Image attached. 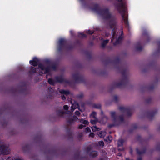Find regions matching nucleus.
<instances>
[{
  "mask_svg": "<svg viewBox=\"0 0 160 160\" xmlns=\"http://www.w3.org/2000/svg\"><path fill=\"white\" fill-rule=\"evenodd\" d=\"M63 108L65 110H67L68 109V107L67 105H65L63 106Z\"/></svg>",
  "mask_w": 160,
  "mask_h": 160,
  "instance_id": "14",
  "label": "nucleus"
},
{
  "mask_svg": "<svg viewBox=\"0 0 160 160\" xmlns=\"http://www.w3.org/2000/svg\"><path fill=\"white\" fill-rule=\"evenodd\" d=\"M9 158H8L7 160H9Z\"/></svg>",
  "mask_w": 160,
  "mask_h": 160,
  "instance_id": "27",
  "label": "nucleus"
},
{
  "mask_svg": "<svg viewBox=\"0 0 160 160\" xmlns=\"http://www.w3.org/2000/svg\"><path fill=\"white\" fill-rule=\"evenodd\" d=\"M112 42H113L114 41V39H112Z\"/></svg>",
  "mask_w": 160,
  "mask_h": 160,
  "instance_id": "26",
  "label": "nucleus"
},
{
  "mask_svg": "<svg viewBox=\"0 0 160 160\" xmlns=\"http://www.w3.org/2000/svg\"><path fill=\"white\" fill-rule=\"evenodd\" d=\"M96 113L95 112H93L92 113L90 117L91 118H93L94 119H95V116Z\"/></svg>",
  "mask_w": 160,
  "mask_h": 160,
  "instance_id": "9",
  "label": "nucleus"
},
{
  "mask_svg": "<svg viewBox=\"0 0 160 160\" xmlns=\"http://www.w3.org/2000/svg\"><path fill=\"white\" fill-rule=\"evenodd\" d=\"M108 42V40H104L103 41V43L102 44V47H104L105 45Z\"/></svg>",
  "mask_w": 160,
  "mask_h": 160,
  "instance_id": "8",
  "label": "nucleus"
},
{
  "mask_svg": "<svg viewBox=\"0 0 160 160\" xmlns=\"http://www.w3.org/2000/svg\"><path fill=\"white\" fill-rule=\"evenodd\" d=\"M94 134L93 133H91L89 135V136L90 137H92L94 136Z\"/></svg>",
  "mask_w": 160,
  "mask_h": 160,
  "instance_id": "17",
  "label": "nucleus"
},
{
  "mask_svg": "<svg viewBox=\"0 0 160 160\" xmlns=\"http://www.w3.org/2000/svg\"><path fill=\"white\" fill-rule=\"evenodd\" d=\"M92 130L93 132L97 131H99L100 129L99 128H97L96 126H93L92 127Z\"/></svg>",
  "mask_w": 160,
  "mask_h": 160,
  "instance_id": "6",
  "label": "nucleus"
},
{
  "mask_svg": "<svg viewBox=\"0 0 160 160\" xmlns=\"http://www.w3.org/2000/svg\"><path fill=\"white\" fill-rule=\"evenodd\" d=\"M48 82L51 85H53L54 83L53 80L51 79H49L48 80Z\"/></svg>",
  "mask_w": 160,
  "mask_h": 160,
  "instance_id": "11",
  "label": "nucleus"
},
{
  "mask_svg": "<svg viewBox=\"0 0 160 160\" xmlns=\"http://www.w3.org/2000/svg\"><path fill=\"white\" fill-rule=\"evenodd\" d=\"M112 114H114V112H113V113H112Z\"/></svg>",
  "mask_w": 160,
  "mask_h": 160,
  "instance_id": "28",
  "label": "nucleus"
},
{
  "mask_svg": "<svg viewBox=\"0 0 160 160\" xmlns=\"http://www.w3.org/2000/svg\"><path fill=\"white\" fill-rule=\"evenodd\" d=\"M39 67H40V68H41L42 69V70H43L44 69V68H43V66L42 65H40L39 66Z\"/></svg>",
  "mask_w": 160,
  "mask_h": 160,
  "instance_id": "18",
  "label": "nucleus"
},
{
  "mask_svg": "<svg viewBox=\"0 0 160 160\" xmlns=\"http://www.w3.org/2000/svg\"><path fill=\"white\" fill-rule=\"evenodd\" d=\"M60 93L64 94L66 95H68L69 94V92L68 91H66L63 90H62L60 91Z\"/></svg>",
  "mask_w": 160,
  "mask_h": 160,
  "instance_id": "5",
  "label": "nucleus"
},
{
  "mask_svg": "<svg viewBox=\"0 0 160 160\" xmlns=\"http://www.w3.org/2000/svg\"><path fill=\"white\" fill-rule=\"evenodd\" d=\"M123 141L122 140H120L118 142V144L119 146H121L122 145Z\"/></svg>",
  "mask_w": 160,
  "mask_h": 160,
  "instance_id": "10",
  "label": "nucleus"
},
{
  "mask_svg": "<svg viewBox=\"0 0 160 160\" xmlns=\"http://www.w3.org/2000/svg\"><path fill=\"white\" fill-rule=\"evenodd\" d=\"M9 152V149L6 148L3 146L0 145V154H8Z\"/></svg>",
  "mask_w": 160,
  "mask_h": 160,
  "instance_id": "1",
  "label": "nucleus"
},
{
  "mask_svg": "<svg viewBox=\"0 0 160 160\" xmlns=\"http://www.w3.org/2000/svg\"><path fill=\"white\" fill-rule=\"evenodd\" d=\"M38 59L36 58H33L32 60H30L29 61L30 63L32 65L34 66H37L38 62Z\"/></svg>",
  "mask_w": 160,
  "mask_h": 160,
  "instance_id": "3",
  "label": "nucleus"
},
{
  "mask_svg": "<svg viewBox=\"0 0 160 160\" xmlns=\"http://www.w3.org/2000/svg\"><path fill=\"white\" fill-rule=\"evenodd\" d=\"M106 132L105 131H101L99 132L98 135L100 137H103L106 135Z\"/></svg>",
  "mask_w": 160,
  "mask_h": 160,
  "instance_id": "4",
  "label": "nucleus"
},
{
  "mask_svg": "<svg viewBox=\"0 0 160 160\" xmlns=\"http://www.w3.org/2000/svg\"><path fill=\"white\" fill-rule=\"evenodd\" d=\"M71 108V110L72 111L77 108H78V109L81 111H82L84 109L83 107H82V108L81 109L80 108V106L78 105L77 102H75L73 103H72Z\"/></svg>",
  "mask_w": 160,
  "mask_h": 160,
  "instance_id": "2",
  "label": "nucleus"
},
{
  "mask_svg": "<svg viewBox=\"0 0 160 160\" xmlns=\"http://www.w3.org/2000/svg\"><path fill=\"white\" fill-rule=\"evenodd\" d=\"M80 114V112L79 111H76L75 112V114L76 115H79Z\"/></svg>",
  "mask_w": 160,
  "mask_h": 160,
  "instance_id": "16",
  "label": "nucleus"
},
{
  "mask_svg": "<svg viewBox=\"0 0 160 160\" xmlns=\"http://www.w3.org/2000/svg\"><path fill=\"white\" fill-rule=\"evenodd\" d=\"M80 122L81 123H83L86 124H87L88 123V121L83 119H81L80 121Z\"/></svg>",
  "mask_w": 160,
  "mask_h": 160,
  "instance_id": "7",
  "label": "nucleus"
},
{
  "mask_svg": "<svg viewBox=\"0 0 160 160\" xmlns=\"http://www.w3.org/2000/svg\"><path fill=\"white\" fill-rule=\"evenodd\" d=\"M99 144L100 146H103L104 145V143L103 141H101L99 142Z\"/></svg>",
  "mask_w": 160,
  "mask_h": 160,
  "instance_id": "13",
  "label": "nucleus"
},
{
  "mask_svg": "<svg viewBox=\"0 0 160 160\" xmlns=\"http://www.w3.org/2000/svg\"><path fill=\"white\" fill-rule=\"evenodd\" d=\"M80 34L81 35V37H85V35L84 34H83L82 33H80Z\"/></svg>",
  "mask_w": 160,
  "mask_h": 160,
  "instance_id": "22",
  "label": "nucleus"
},
{
  "mask_svg": "<svg viewBox=\"0 0 160 160\" xmlns=\"http://www.w3.org/2000/svg\"><path fill=\"white\" fill-rule=\"evenodd\" d=\"M126 160H129L128 159H127Z\"/></svg>",
  "mask_w": 160,
  "mask_h": 160,
  "instance_id": "29",
  "label": "nucleus"
},
{
  "mask_svg": "<svg viewBox=\"0 0 160 160\" xmlns=\"http://www.w3.org/2000/svg\"><path fill=\"white\" fill-rule=\"evenodd\" d=\"M63 41V39H61L59 40V43H61Z\"/></svg>",
  "mask_w": 160,
  "mask_h": 160,
  "instance_id": "23",
  "label": "nucleus"
},
{
  "mask_svg": "<svg viewBox=\"0 0 160 160\" xmlns=\"http://www.w3.org/2000/svg\"><path fill=\"white\" fill-rule=\"evenodd\" d=\"M119 43V42L118 40L116 42V43Z\"/></svg>",
  "mask_w": 160,
  "mask_h": 160,
  "instance_id": "25",
  "label": "nucleus"
},
{
  "mask_svg": "<svg viewBox=\"0 0 160 160\" xmlns=\"http://www.w3.org/2000/svg\"><path fill=\"white\" fill-rule=\"evenodd\" d=\"M87 32L89 34H92L93 33L92 32H90V30H88V32Z\"/></svg>",
  "mask_w": 160,
  "mask_h": 160,
  "instance_id": "20",
  "label": "nucleus"
},
{
  "mask_svg": "<svg viewBox=\"0 0 160 160\" xmlns=\"http://www.w3.org/2000/svg\"><path fill=\"white\" fill-rule=\"evenodd\" d=\"M66 98L65 97V96H63L62 97V100H64Z\"/></svg>",
  "mask_w": 160,
  "mask_h": 160,
  "instance_id": "21",
  "label": "nucleus"
},
{
  "mask_svg": "<svg viewBox=\"0 0 160 160\" xmlns=\"http://www.w3.org/2000/svg\"><path fill=\"white\" fill-rule=\"evenodd\" d=\"M86 130L87 132H89L90 131V129L88 127H87L86 128Z\"/></svg>",
  "mask_w": 160,
  "mask_h": 160,
  "instance_id": "15",
  "label": "nucleus"
},
{
  "mask_svg": "<svg viewBox=\"0 0 160 160\" xmlns=\"http://www.w3.org/2000/svg\"><path fill=\"white\" fill-rule=\"evenodd\" d=\"M84 126H83L82 125H80L79 126V128H82V127H84Z\"/></svg>",
  "mask_w": 160,
  "mask_h": 160,
  "instance_id": "19",
  "label": "nucleus"
},
{
  "mask_svg": "<svg viewBox=\"0 0 160 160\" xmlns=\"http://www.w3.org/2000/svg\"><path fill=\"white\" fill-rule=\"evenodd\" d=\"M97 122V120L96 119H95L94 120H91V122L92 124H95Z\"/></svg>",
  "mask_w": 160,
  "mask_h": 160,
  "instance_id": "12",
  "label": "nucleus"
},
{
  "mask_svg": "<svg viewBox=\"0 0 160 160\" xmlns=\"http://www.w3.org/2000/svg\"><path fill=\"white\" fill-rule=\"evenodd\" d=\"M121 39H122V38L121 37H119L118 38V40H121Z\"/></svg>",
  "mask_w": 160,
  "mask_h": 160,
  "instance_id": "24",
  "label": "nucleus"
}]
</instances>
